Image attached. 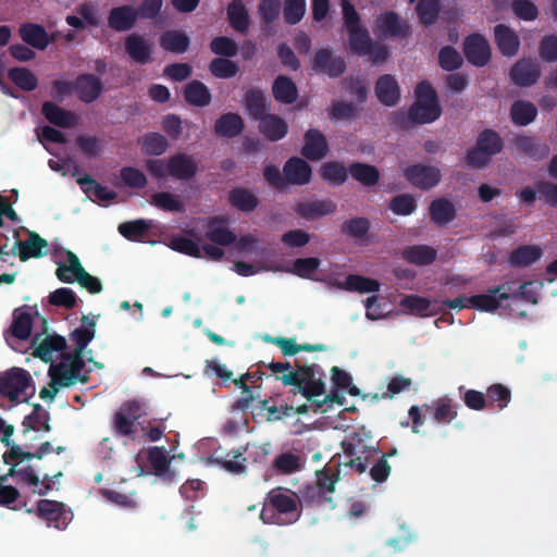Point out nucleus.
I'll use <instances>...</instances> for the list:
<instances>
[{
    "instance_id": "f03ea898",
    "label": "nucleus",
    "mask_w": 557,
    "mask_h": 557,
    "mask_svg": "<svg viewBox=\"0 0 557 557\" xmlns=\"http://www.w3.org/2000/svg\"><path fill=\"white\" fill-rule=\"evenodd\" d=\"M282 376H276L285 386H293L294 394L300 393L309 401L313 397L322 396L326 392L325 383L322 380L323 372H320L318 364H301L295 361V370L290 362H280Z\"/></svg>"
},
{
    "instance_id": "e2e57ef3",
    "label": "nucleus",
    "mask_w": 557,
    "mask_h": 557,
    "mask_svg": "<svg viewBox=\"0 0 557 557\" xmlns=\"http://www.w3.org/2000/svg\"><path fill=\"white\" fill-rule=\"evenodd\" d=\"M306 11V0H285L282 5L283 18L289 25L299 23L305 16Z\"/></svg>"
},
{
    "instance_id": "6e6d98bb",
    "label": "nucleus",
    "mask_w": 557,
    "mask_h": 557,
    "mask_svg": "<svg viewBox=\"0 0 557 557\" xmlns=\"http://www.w3.org/2000/svg\"><path fill=\"white\" fill-rule=\"evenodd\" d=\"M414 2L417 0H409ZM440 0H418L416 13L419 21L424 25H431L438 20Z\"/></svg>"
},
{
    "instance_id": "37998d69",
    "label": "nucleus",
    "mask_w": 557,
    "mask_h": 557,
    "mask_svg": "<svg viewBox=\"0 0 557 557\" xmlns=\"http://www.w3.org/2000/svg\"><path fill=\"white\" fill-rule=\"evenodd\" d=\"M150 203L165 212L183 213L186 211L184 200L180 195L160 191L151 195Z\"/></svg>"
},
{
    "instance_id": "338daca9",
    "label": "nucleus",
    "mask_w": 557,
    "mask_h": 557,
    "mask_svg": "<svg viewBox=\"0 0 557 557\" xmlns=\"http://www.w3.org/2000/svg\"><path fill=\"white\" fill-rule=\"evenodd\" d=\"M297 497L299 507L304 504L307 506H315L323 503H327L323 493L320 491L319 485H317L315 483L302 485L299 490V495H297Z\"/></svg>"
},
{
    "instance_id": "a211bd4d",
    "label": "nucleus",
    "mask_w": 557,
    "mask_h": 557,
    "mask_svg": "<svg viewBox=\"0 0 557 557\" xmlns=\"http://www.w3.org/2000/svg\"><path fill=\"white\" fill-rule=\"evenodd\" d=\"M512 143L518 151L533 161H543L550 151L548 145L534 135H515Z\"/></svg>"
},
{
    "instance_id": "c85d7f7f",
    "label": "nucleus",
    "mask_w": 557,
    "mask_h": 557,
    "mask_svg": "<svg viewBox=\"0 0 557 557\" xmlns=\"http://www.w3.org/2000/svg\"><path fill=\"white\" fill-rule=\"evenodd\" d=\"M137 20L135 8L122 5L111 9L108 15V25L115 32H127L133 28Z\"/></svg>"
},
{
    "instance_id": "603ef678",
    "label": "nucleus",
    "mask_w": 557,
    "mask_h": 557,
    "mask_svg": "<svg viewBox=\"0 0 557 557\" xmlns=\"http://www.w3.org/2000/svg\"><path fill=\"white\" fill-rule=\"evenodd\" d=\"M485 399L487 403L486 408L503 410L510 403L511 392L508 387L499 383L493 384L486 389Z\"/></svg>"
},
{
    "instance_id": "c03bdc74",
    "label": "nucleus",
    "mask_w": 557,
    "mask_h": 557,
    "mask_svg": "<svg viewBox=\"0 0 557 557\" xmlns=\"http://www.w3.org/2000/svg\"><path fill=\"white\" fill-rule=\"evenodd\" d=\"M351 177L366 187H373L379 183L380 171L375 165L354 162L349 165Z\"/></svg>"
},
{
    "instance_id": "473e14b6",
    "label": "nucleus",
    "mask_w": 557,
    "mask_h": 557,
    "mask_svg": "<svg viewBox=\"0 0 557 557\" xmlns=\"http://www.w3.org/2000/svg\"><path fill=\"white\" fill-rule=\"evenodd\" d=\"M226 18L232 28L239 33L246 34L249 30V12L244 0H233L226 7Z\"/></svg>"
},
{
    "instance_id": "49530a36",
    "label": "nucleus",
    "mask_w": 557,
    "mask_h": 557,
    "mask_svg": "<svg viewBox=\"0 0 557 557\" xmlns=\"http://www.w3.org/2000/svg\"><path fill=\"white\" fill-rule=\"evenodd\" d=\"M33 329V315L23 309L17 308L13 313V322L10 327V333L13 337L20 341L29 338Z\"/></svg>"
},
{
    "instance_id": "5701e85b",
    "label": "nucleus",
    "mask_w": 557,
    "mask_h": 557,
    "mask_svg": "<svg viewBox=\"0 0 557 557\" xmlns=\"http://www.w3.org/2000/svg\"><path fill=\"white\" fill-rule=\"evenodd\" d=\"M72 176L76 178L78 186L86 195L92 194L100 200H113L117 196L115 191L103 187L97 181L91 178L89 174H82V169L77 164L73 168Z\"/></svg>"
},
{
    "instance_id": "a18cd8bd",
    "label": "nucleus",
    "mask_w": 557,
    "mask_h": 557,
    "mask_svg": "<svg viewBox=\"0 0 557 557\" xmlns=\"http://www.w3.org/2000/svg\"><path fill=\"white\" fill-rule=\"evenodd\" d=\"M403 257L409 263L417 265L431 264L436 260V249L425 246V244H416L403 251Z\"/></svg>"
},
{
    "instance_id": "4468645a",
    "label": "nucleus",
    "mask_w": 557,
    "mask_h": 557,
    "mask_svg": "<svg viewBox=\"0 0 557 557\" xmlns=\"http://www.w3.org/2000/svg\"><path fill=\"white\" fill-rule=\"evenodd\" d=\"M509 77L521 87L534 85L541 78V66L534 60L520 59L511 66Z\"/></svg>"
},
{
    "instance_id": "774afa93",
    "label": "nucleus",
    "mask_w": 557,
    "mask_h": 557,
    "mask_svg": "<svg viewBox=\"0 0 557 557\" xmlns=\"http://www.w3.org/2000/svg\"><path fill=\"white\" fill-rule=\"evenodd\" d=\"M143 150L146 154L160 156L165 152L168 141L161 133H147L143 139Z\"/></svg>"
},
{
    "instance_id": "bb28decb",
    "label": "nucleus",
    "mask_w": 557,
    "mask_h": 557,
    "mask_svg": "<svg viewBox=\"0 0 557 557\" xmlns=\"http://www.w3.org/2000/svg\"><path fill=\"white\" fill-rule=\"evenodd\" d=\"M543 257V249L535 244H522L508 256L509 265L515 269H524L537 262Z\"/></svg>"
},
{
    "instance_id": "09e8293b",
    "label": "nucleus",
    "mask_w": 557,
    "mask_h": 557,
    "mask_svg": "<svg viewBox=\"0 0 557 557\" xmlns=\"http://www.w3.org/2000/svg\"><path fill=\"white\" fill-rule=\"evenodd\" d=\"M349 168L336 161L325 162L320 169L321 177L333 186H341L348 180Z\"/></svg>"
},
{
    "instance_id": "4c0bfd02",
    "label": "nucleus",
    "mask_w": 557,
    "mask_h": 557,
    "mask_svg": "<svg viewBox=\"0 0 557 557\" xmlns=\"http://www.w3.org/2000/svg\"><path fill=\"white\" fill-rule=\"evenodd\" d=\"M50 413L45 410L39 404L34 405L33 411L25 416L22 421V432L26 434L30 431L50 432L49 424Z\"/></svg>"
},
{
    "instance_id": "ddd939ff",
    "label": "nucleus",
    "mask_w": 557,
    "mask_h": 557,
    "mask_svg": "<svg viewBox=\"0 0 557 557\" xmlns=\"http://www.w3.org/2000/svg\"><path fill=\"white\" fill-rule=\"evenodd\" d=\"M198 172V164L191 154L176 152L168 157V175L174 180H193Z\"/></svg>"
},
{
    "instance_id": "6e6552de",
    "label": "nucleus",
    "mask_w": 557,
    "mask_h": 557,
    "mask_svg": "<svg viewBox=\"0 0 557 557\" xmlns=\"http://www.w3.org/2000/svg\"><path fill=\"white\" fill-rule=\"evenodd\" d=\"M7 246L0 245V260L7 261L9 256L20 255L21 261H26L30 258H40L45 255L44 249L48 248V242L40 237L36 232H29L25 240L17 239L11 251L5 250ZM20 252H16V250Z\"/></svg>"
},
{
    "instance_id": "e433bc0d",
    "label": "nucleus",
    "mask_w": 557,
    "mask_h": 557,
    "mask_svg": "<svg viewBox=\"0 0 557 557\" xmlns=\"http://www.w3.org/2000/svg\"><path fill=\"white\" fill-rule=\"evenodd\" d=\"M272 96L277 102L292 104L298 98V88L290 77L280 75L273 81Z\"/></svg>"
},
{
    "instance_id": "4be33fe9",
    "label": "nucleus",
    "mask_w": 557,
    "mask_h": 557,
    "mask_svg": "<svg viewBox=\"0 0 557 557\" xmlns=\"http://www.w3.org/2000/svg\"><path fill=\"white\" fill-rule=\"evenodd\" d=\"M41 114L50 124L63 128L73 127L78 122V116L73 111L51 101H45L41 104Z\"/></svg>"
},
{
    "instance_id": "6ab92c4d",
    "label": "nucleus",
    "mask_w": 557,
    "mask_h": 557,
    "mask_svg": "<svg viewBox=\"0 0 557 557\" xmlns=\"http://www.w3.org/2000/svg\"><path fill=\"white\" fill-rule=\"evenodd\" d=\"M39 341L40 333H37L32 342V345L35 346L33 356L46 363L53 360L54 352H61L66 346L64 337L60 335H47L42 341Z\"/></svg>"
},
{
    "instance_id": "f3484780",
    "label": "nucleus",
    "mask_w": 557,
    "mask_h": 557,
    "mask_svg": "<svg viewBox=\"0 0 557 557\" xmlns=\"http://www.w3.org/2000/svg\"><path fill=\"white\" fill-rule=\"evenodd\" d=\"M74 91L81 101L91 103L103 94V83L92 74H81L74 81Z\"/></svg>"
},
{
    "instance_id": "2f4dec72",
    "label": "nucleus",
    "mask_w": 557,
    "mask_h": 557,
    "mask_svg": "<svg viewBox=\"0 0 557 557\" xmlns=\"http://www.w3.org/2000/svg\"><path fill=\"white\" fill-rule=\"evenodd\" d=\"M430 218L437 226L447 225L457 218V210L449 199L440 197L432 200L429 208Z\"/></svg>"
},
{
    "instance_id": "ea45409f",
    "label": "nucleus",
    "mask_w": 557,
    "mask_h": 557,
    "mask_svg": "<svg viewBox=\"0 0 557 557\" xmlns=\"http://www.w3.org/2000/svg\"><path fill=\"white\" fill-rule=\"evenodd\" d=\"M539 110L530 101L517 100L510 107V120L519 126H527L535 121Z\"/></svg>"
},
{
    "instance_id": "58836bf2",
    "label": "nucleus",
    "mask_w": 557,
    "mask_h": 557,
    "mask_svg": "<svg viewBox=\"0 0 557 557\" xmlns=\"http://www.w3.org/2000/svg\"><path fill=\"white\" fill-rule=\"evenodd\" d=\"M344 453L347 458H349L347 461H345V466L352 468L358 473H363L367 471L369 467V458L371 453H376L375 448H370L367 446H363L361 451H356V448L354 444H345L343 443Z\"/></svg>"
},
{
    "instance_id": "b1692460",
    "label": "nucleus",
    "mask_w": 557,
    "mask_h": 557,
    "mask_svg": "<svg viewBox=\"0 0 557 557\" xmlns=\"http://www.w3.org/2000/svg\"><path fill=\"white\" fill-rule=\"evenodd\" d=\"M374 94L382 104L395 106L400 99V88L397 79L389 74L380 76L374 85Z\"/></svg>"
},
{
    "instance_id": "c756f323",
    "label": "nucleus",
    "mask_w": 557,
    "mask_h": 557,
    "mask_svg": "<svg viewBox=\"0 0 557 557\" xmlns=\"http://www.w3.org/2000/svg\"><path fill=\"white\" fill-rule=\"evenodd\" d=\"M400 306L419 317L436 315L441 312L438 300H430L425 297L409 295L400 300Z\"/></svg>"
},
{
    "instance_id": "f8f14e48",
    "label": "nucleus",
    "mask_w": 557,
    "mask_h": 557,
    "mask_svg": "<svg viewBox=\"0 0 557 557\" xmlns=\"http://www.w3.org/2000/svg\"><path fill=\"white\" fill-rule=\"evenodd\" d=\"M330 151L329 141L322 131L309 128L304 135L301 154L309 161H320L326 158Z\"/></svg>"
},
{
    "instance_id": "7ed1b4c3",
    "label": "nucleus",
    "mask_w": 557,
    "mask_h": 557,
    "mask_svg": "<svg viewBox=\"0 0 557 557\" xmlns=\"http://www.w3.org/2000/svg\"><path fill=\"white\" fill-rule=\"evenodd\" d=\"M301 516V509L296 494H288L282 488L269 492L260 519L268 524L287 525L296 522Z\"/></svg>"
},
{
    "instance_id": "423d86ee",
    "label": "nucleus",
    "mask_w": 557,
    "mask_h": 557,
    "mask_svg": "<svg viewBox=\"0 0 557 557\" xmlns=\"http://www.w3.org/2000/svg\"><path fill=\"white\" fill-rule=\"evenodd\" d=\"M503 149L504 140L498 132L493 128H483L476 135L475 146L466 153V164L473 169H483Z\"/></svg>"
},
{
    "instance_id": "dca6fc26",
    "label": "nucleus",
    "mask_w": 557,
    "mask_h": 557,
    "mask_svg": "<svg viewBox=\"0 0 557 557\" xmlns=\"http://www.w3.org/2000/svg\"><path fill=\"white\" fill-rule=\"evenodd\" d=\"M37 516L47 521L49 525L58 529L64 528L69 522V516L62 502L53 499H39L37 505Z\"/></svg>"
},
{
    "instance_id": "de8ad7c7",
    "label": "nucleus",
    "mask_w": 557,
    "mask_h": 557,
    "mask_svg": "<svg viewBox=\"0 0 557 557\" xmlns=\"http://www.w3.org/2000/svg\"><path fill=\"white\" fill-rule=\"evenodd\" d=\"M432 408L433 418L438 424H449L458 416V407L448 396L437 398Z\"/></svg>"
},
{
    "instance_id": "bf43d9fd",
    "label": "nucleus",
    "mask_w": 557,
    "mask_h": 557,
    "mask_svg": "<svg viewBox=\"0 0 557 557\" xmlns=\"http://www.w3.org/2000/svg\"><path fill=\"white\" fill-rule=\"evenodd\" d=\"M53 451V447L51 446L49 441H45L39 445L36 451L29 453L24 451L22 447L18 445H12L11 449L5 450L2 454V458L5 460L8 459H14V458H27V461L32 460L33 458L41 459L45 455L50 454Z\"/></svg>"
},
{
    "instance_id": "3c124183",
    "label": "nucleus",
    "mask_w": 557,
    "mask_h": 557,
    "mask_svg": "<svg viewBox=\"0 0 557 557\" xmlns=\"http://www.w3.org/2000/svg\"><path fill=\"white\" fill-rule=\"evenodd\" d=\"M151 227L152 222L150 220L136 219L122 222L119 232L128 240H139L145 237Z\"/></svg>"
},
{
    "instance_id": "1a4fd4ad",
    "label": "nucleus",
    "mask_w": 557,
    "mask_h": 557,
    "mask_svg": "<svg viewBox=\"0 0 557 557\" xmlns=\"http://www.w3.org/2000/svg\"><path fill=\"white\" fill-rule=\"evenodd\" d=\"M404 176L416 188L429 190L440 183L442 174L436 166L413 164L404 170Z\"/></svg>"
},
{
    "instance_id": "864d4df0",
    "label": "nucleus",
    "mask_w": 557,
    "mask_h": 557,
    "mask_svg": "<svg viewBox=\"0 0 557 557\" xmlns=\"http://www.w3.org/2000/svg\"><path fill=\"white\" fill-rule=\"evenodd\" d=\"M345 290L359 294L376 293L380 290V283L375 278L350 274L343 285Z\"/></svg>"
},
{
    "instance_id": "a878e982",
    "label": "nucleus",
    "mask_w": 557,
    "mask_h": 557,
    "mask_svg": "<svg viewBox=\"0 0 557 557\" xmlns=\"http://www.w3.org/2000/svg\"><path fill=\"white\" fill-rule=\"evenodd\" d=\"M377 35H409L410 27L394 11H387L375 18Z\"/></svg>"
},
{
    "instance_id": "c9c22d12",
    "label": "nucleus",
    "mask_w": 557,
    "mask_h": 557,
    "mask_svg": "<svg viewBox=\"0 0 557 557\" xmlns=\"http://www.w3.org/2000/svg\"><path fill=\"white\" fill-rule=\"evenodd\" d=\"M183 95L185 101L195 107H207L211 102V94L206 84L194 79L184 85Z\"/></svg>"
},
{
    "instance_id": "7c9ffc66",
    "label": "nucleus",
    "mask_w": 557,
    "mask_h": 557,
    "mask_svg": "<svg viewBox=\"0 0 557 557\" xmlns=\"http://www.w3.org/2000/svg\"><path fill=\"white\" fill-rule=\"evenodd\" d=\"M49 374L50 377L53 379V383L58 384L59 387H70L77 382L85 384L89 380L87 373H83L82 376H78V374L67 366L66 360H61L59 364L51 366Z\"/></svg>"
},
{
    "instance_id": "a19ab883",
    "label": "nucleus",
    "mask_w": 557,
    "mask_h": 557,
    "mask_svg": "<svg viewBox=\"0 0 557 557\" xmlns=\"http://www.w3.org/2000/svg\"><path fill=\"white\" fill-rule=\"evenodd\" d=\"M124 49L136 63L146 64L151 61V46L145 41L144 37H126Z\"/></svg>"
},
{
    "instance_id": "aec40b11",
    "label": "nucleus",
    "mask_w": 557,
    "mask_h": 557,
    "mask_svg": "<svg viewBox=\"0 0 557 557\" xmlns=\"http://www.w3.org/2000/svg\"><path fill=\"white\" fill-rule=\"evenodd\" d=\"M335 211L336 205L331 198L301 200L294 207V212L308 221L332 214Z\"/></svg>"
},
{
    "instance_id": "9b49d317",
    "label": "nucleus",
    "mask_w": 557,
    "mask_h": 557,
    "mask_svg": "<svg viewBox=\"0 0 557 557\" xmlns=\"http://www.w3.org/2000/svg\"><path fill=\"white\" fill-rule=\"evenodd\" d=\"M349 48L358 57H368L376 64L385 61L389 53L385 45L372 40V37H349Z\"/></svg>"
},
{
    "instance_id": "72a5a7b5",
    "label": "nucleus",
    "mask_w": 557,
    "mask_h": 557,
    "mask_svg": "<svg viewBox=\"0 0 557 557\" xmlns=\"http://www.w3.org/2000/svg\"><path fill=\"white\" fill-rule=\"evenodd\" d=\"M244 128L245 122L239 113H223L214 123L215 134L225 138L239 136Z\"/></svg>"
},
{
    "instance_id": "393cba45",
    "label": "nucleus",
    "mask_w": 557,
    "mask_h": 557,
    "mask_svg": "<svg viewBox=\"0 0 557 557\" xmlns=\"http://www.w3.org/2000/svg\"><path fill=\"white\" fill-rule=\"evenodd\" d=\"M244 106L248 111L249 117L257 122L271 111V103L260 88L248 89L244 97Z\"/></svg>"
},
{
    "instance_id": "5fc2aeb1",
    "label": "nucleus",
    "mask_w": 557,
    "mask_h": 557,
    "mask_svg": "<svg viewBox=\"0 0 557 557\" xmlns=\"http://www.w3.org/2000/svg\"><path fill=\"white\" fill-rule=\"evenodd\" d=\"M67 264L61 263L57 270L58 280L64 283H73L75 278L79 275V273L84 270V265L82 264L79 258L67 251Z\"/></svg>"
},
{
    "instance_id": "0e129e2a",
    "label": "nucleus",
    "mask_w": 557,
    "mask_h": 557,
    "mask_svg": "<svg viewBox=\"0 0 557 557\" xmlns=\"http://www.w3.org/2000/svg\"><path fill=\"white\" fill-rule=\"evenodd\" d=\"M8 76L17 87L28 92L38 86V78L26 67H12Z\"/></svg>"
},
{
    "instance_id": "f257e3e1",
    "label": "nucleus",
    "mask_w": 557,
    "mask_h": 557,
    "mask_svg": "<svg viewBox=\"0 0 557 557\" xmlns=\"http://www.w3.org/2000/svg\"><path fill=\"white\" fill-rule=\"evenodd\" d=\"M414 101L406 113L396 114V125L409 129L414 125L436 122L442 114L438 94L429 81H421L416 85Z\"/></svg>"
},
{
    "instance_id": "39448f33",
    "label": "nucleus",
    "mask_w": 557,
    "mask_h": 557,
    "mask_svg": "<svg viewBox=\"0 0 557 557\" xmlns=\"http://www.w3.org/2000/svg\"><path fill=\"white\" fill-rule=\"evenodd\" d=\"M34 394L35 385L27 370L13 367L0 373V396L17 405L27 403Z\"/></svg>"
},
{
    "instance_id": "4d7b16f0",
    "label": "nucleus",
    "mask_w": 557,
    "mask_h": 557,
    "mask_svg": "<svg viewBox=\"0 0 557 557\" xmlns=\"http://www.w3.org/2000/svg\"><path fill=\"white\" fill-rule=\"evenodd\" d=\"M388 209L396 215H410L417 211V198L408 193L398 194L389 200Z\"/></svg>"
},
{
    "instance_id": "052dcab7",
    "label": "nucleus",
    "mask_w": 557,
    "mask_h": 557,
    "mask_svg": "<svg viewBox=\"0 0 557 557\" xmlns=\"http://www.w3.org/2000/svg\"><path fill=\"white\" fill-rule=\"evenodd\" d=\"M371 228V222L364 216H355L343 222L341 232L349 237L362 238Z\"/></svg>"
},
{
    "instance_id": "412c9836",
    "label": "nucleus",
    "mask_w": 557,
    "mask_h": 557,
    "mask_svg": "<svg viewBox=\"0 0 557 557\" xmlns=\"http://www.w3.org/2000/svg\"><path fill=\"white\" fill-rule=\"evenodd\" d=\"M283 172L289 185H307L312 180L311 165L300 157H292L284 165Z\"/></svg>"
},
{
    "instance_id": "9d476101",
    "label": "nucleus",
    "mask_w": 557,
    "mask_h": 557,
    "mask_svg": "<svg viewBox=\"0 0 557 557\" xmlns=\"http://www.w3.org/2000/svg\"><path fill=\"white\" fill-rule=\"evenodd\" d=\"M346 67V61L342 57L334 55L330 49L318 50L311 63V69L315 74L327 75L331 78L342 76Z\"/></svg>"
},
{
    "instance_id": "69168bd1",
    "label": "nucleus",
    "mask_w": 557,
    "mask_h": 557,
    "mask_svg": "<svg viewBox=\"0 0 557 557\" xmlns=\"http://www.w3.org/2000/svg\"><path fill=\"white\" fill-rule=\"evenodd\" d=\"M437 60L441 69L446 72L457 71L463 63L461 54L453 46H444L438 51Z\"/></svg>"
},
{
    "instance_id": "0eeeda50",
    "label": "nucleus",
    "mask_w": 557,
    "mask_h": 557,
    "mask_svg": "<svg viewBox=\"0 0 557 557\" xmlns=\"http://www.w3.org/2000/svg\"><path fill=\"white\" fill-rule=\"evenodd\" d=\"M145 414L143 403L136 400V398L125 401L114 413V431L122 436H134L137 431L136 423Z\"/></svg>"
},
{
    "instance_id": "20e7f679",
    "label": "nucleus",
    "mask_w": 557,
    "mask_h": 557,
    "mask_svg": "<svg viewBox=\"0 0 557 557\" xmlns=\"http://www.w3.org/2000/svg\"><path fill=\"white\" fill-rule=\"evenodd\" d=\"M2 460L4 463L10 466L9 471L1 474L2 481H8L9 478H16L17 483L34 486V493H37L39 496L47 495L52 490L51 483L53 479H58L62 475V472H58L52 475L45 473L40 480L38 471L29 466V463L22 466L23 461L27 460V458H14L8 460L2 458Z\"/></svg>"
},
{
    "instance_id": "cd10ccee",
    "label": "nucleus",
    "mask_w": 557,
    "mask_h": 557,
    "mask_svg": "<svg viewBox=\"0 0 557 557\" xmlns=\"http://www.w3.org/2000/svg\"><path fill=\"white\" fill-rule=\"evenodd\" d=\"M259 131L263 136L274 143L287 136L288 124L287 122L275 115V113H267L263 119L259 121Z\"/></svg>"
},
{
    "instance_id": "13d9d810",
    "label": "nucleus",
    "mask_w": 557,
    "mask_h": 557,
    "mask_svg": "<svg viewBox=\"0 0 557 557\" xmlns=\"http://www.w3.org/2000/svg\"><path fill=\"white\" fill-rule=\"evenodd\" d=\"M281 12V0H260L258 3V16L268 28L278 18Z\"/></svg>"
},
{
    "instance_id": "680f3d73",
    "label": "nucleus",
    "mask_w": 557,
    "mask_h": 557,
    "mask_svg": "<svg viewBox=\"0 0 557 557\" xmlns=\"http://www.w3.org/2000/svg\"><path fill=\"white\" fill-rule=\"evenodd\" d=\"M210 73L216 78H232L238 71L239 66L236 62L227 58H215L209 63Z\"/></svg>"
},
{
    "instance_id": "8fccbe9b",
    "label": "nucleus",
    "mask_w": 557,
    "mask_h": 557,
    "mask_svg": "<svg viewBox=\"0 0 557 557\" xmlns=\"http://www.w3.org/2000/svg\"><path fill=\"white\" fill-rule=\"evenodd\" d=\"M342 13L348 35H370L369 32L362 27L361 18L354 8L352 2L342 0Z\"/></svg>"
},
{
    "instance_id": "f704fd0d",
    "label": "nucleus",
    "mask_w": 557,
    "mask_h": 557,
    "mask_svg": "<svg viewBox=\"0 0 557 557\" xmlns=\"http://www.w3.org/2000/svg\"><path fill=\"white\" fill-rule=\"evenodd\" d=\"M503 285L493 289L492 294L475 295L469 297V307L484 310L485 312H493L502 305V300H508L509 294L502 292Z\"/></svg>"
},
{
    "instance_id": "2eb2a0df",
    "label": "nucleus",
    "mask_w": 557,
    "mask_h": 557,
    "mask_svg": "<svg viewBox=\"0 0 557 557\" xmlns=\"http://www.w3.org/2000/svg\"><path fill=\"white\" fill-rule=\"evenodd\" d=\"M463 54L475 66L486 65L492 58V49L485 37H465Z\"/></svg>"
},
{
    "instance_id": "79ce46f5",
    "label": "nucleus",
    "mask_w": 557,
    "mask_h": 557,
    "mask_svg": "<svg viewBox=\"0 0 557 557\" xmlns=\"http://www.w3.org/2000/svg\"><path fill=\"white\" fill-rule=\"evenodd\" d=\"M228 203L239 211L251 212L259 206V199L249 189L235 187L228 193Z\"/></svg>"
}]
</instances>
